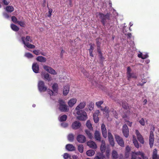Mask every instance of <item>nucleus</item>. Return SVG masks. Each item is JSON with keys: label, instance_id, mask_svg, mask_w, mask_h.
I'll return each mask as SVG.
<instances>
[{"label": "nucleus", "instance_id": "1", "mask_svg": "<svg viewBox=\"0 0 159 159\" xmlns=\"http://www.w3.org/2000/svg\"><path fill=\"white\" fill-rule=\"evenodd\" d=\"M21 39L23 43L27 48L31 49L34 48H35V45L30 43H33V40L30 36H27L25 37H22Z\"/></svg>", "mask_w": 159, "mask_h": 159}, {"label": "nucleus", "instance_id": "2", "mask_svg": "<svg viewBox=\"0 0 159 159\" xmlns=\"http://www.w3.org/2000/svg\"><path fill=\"white\" fill-rule=\"evenodd\" d=\"M98 16L99 18L101 19V21L102 24L103 26H105L107 22V20L110 19V14L107 13L106 15H104L102 13L99 12L98 13Z\"/></svg>", "mask_w": 159, "mask_h": 159}, {"label": "nucleus", "instance_id": "3", "mask_svg": "<svg viewBox=\"0 0 159 159\" xmlns=\"http://www.w3.org/2000/svg\"><path fill=\"white\" fill-rule=\"evenodd\" d=\"M138 155L141 156L142 159H148L147 157L145 156L144 153L140 151L132 152L131 154L130 159H137V156Z\"/></svg>", "mask_w": 159, "mask_h": 159}, {"label": "nucleus", "instance_id": "4", "mask_svg": "<svg viewBox=\"0 0 159 159\" xmlns=\"http://www.w3.org/2000/svg\"><path fill=\"white\" fill-rule=\"evenodd\" d=\"M78 116L77 119L81 120H85L87 118V113L84 110H81L77 111L76 113Z\"/></svg>", "mask_w": 159, "mask_h": 159}, {"label": "nucleus", "instance_id": "5", "mask_svg": "<svg viewBox=\"0 0 159 159\" xmlns=\"http://www.w3.org/2000/svg\"><path fill=\"white\" fill-rule=\"evenodd\" d=\"M58 102L59 103V108L61 111L66 112L68 111V107L64 101L62 100H58Z\"/></svg>", "mask_w": 159, "mask_h": 159}, {"label": "nucleus", "instance_id": "6", "mask_svg": "<svg viewBox=\"0 0 159 159\" xmlns=\"http://www.w3.org/2000/svg\"><path fill=\"white\" fill-rule=\"evenodd\" d=\"M38 87L39 90L40 92H45L47 89V87L45 85L44 82L42 80L39 81Z\"/></svg>", "mask_w": 159, "mask_h": 159}, {"label": "nucleus", "instance_id": "7", "mask_svg": "<svg viewBox=\"0 0 159 159\" xmlns=\"http://www.w3.org/2000/svg\"><path fill=\"white\" fill-rule=\"evenodd\" d=\"M115 138L116 141L120 146L122 147H124V142L121 137L119 135H115Z\"/></svg>", "mask_w": 159, "mask_h": 159}, {"label": "nucleus", "instance_id": "8", "mask_svg": "<svg viewBox=\"0 0 159 159\" xmlns=\"http://www.w3.org/2000/svg\"><path fill=\"white\" fill-rule=\"evenodd\" d=\"M154 135L152 131H151L150 133L149 138V144L150 148H152L154 143Z\"/></svg>", "mask_w": 159, "mask_h": 159}, {"label": "nucleus", "instance_id": "9", "mask_svg": "<svg viewBox=\"0 0 159 159\" xmlns=\"http://www.w3.org/2000/svg\"><path fill=\"white\" fill-rule=\"evenodd\" d=\"M122 132L126 138L129 135V131L128 127L126 124H124L122 127Z\"/></svg>", "mask_w": 159, "mask_h": 159}, {"label": "nucleus", "instance_id": "10", "mask_svg": "<svg viewBox=\"0 0 159 159\" xmlns=\"http://www.w3.org/2000/svg\"><path fill=\"white\" fill-rule=\"evenodd\" d=\"M43 68L46 71L52 74L56 75L57 74V73L55 70L50 66L44 65Z\"/></svg>", "mask_w": 159, "mask_h": 159}, {"label": "nucleus", "instance_id": "11", "mask_svg": "<svg viewBox=\"0 0 159 159\" xmlns=\"http://www.w3.org/2000/svg\"><path fill=\"white\" fill-rule=\"evenodd\" d=\"M135 133L138 140L141 143L143 144L144 143V139L143 137L139 132V130L137 129H136L135 130Z\"/></svg>", "mask_w": 159, "mask_h": 159}, {"label": "nucleus", "instance_id": "12", "mask_svg": "<svg viewBox=\"0 0 159 159\" xmlns=\"http://www.w3.org/2000/svg\"><path fill=\"white\" fill-rule=\"evenodd\" d=\"M77 140L80 143H83L86 140V139L84 136L82 134L78 135L76 137Z\"/></svg>", "mask_w": 159, "mask_h": 159}, {"label": "nucleus", "instance_id": "13", "mask_svg": "<svg viewBox=\"0 0 159 159\" xmlns=\"http://www.w3.org/2000/svg\"><path fill=\"white\" fill-rule=\"evenodd\" d=\"M81 126L80 123L78 121H75L72 124L71 126L73 129H76L79 128Z\"/></svg>", "mask_w": 159, "mask_h": 159}, {"label": "nucleus", "instance_id": "14", "mask_svg": "<svg viewBox=\"0 0 159 159\" xmlns=\"http://www.w3.org/2000/svg\"><path fill=\"white\" fill-rule=\"evenodd\" d=\"M101 128L103 136L105 138L107 137V131L105 126L104 124H102Z\"/></svg>", "mask_w": 159, "mask_h": 159}, {"label": "nucleus", "instance_id": "15", "mask_svg": "<svg viewBox=\"0 0 159 159\" xmlns=\"http://www.w3.org/2000/svg\"><path fill=\"white\" fill-rule=\"evenodd\" d=\"M32 69L34 73H38L39 70V67L38 63H33L32 66Z\"/></svg>", "mask_w": 159, "mask_h": 159}, {"label": "nucleus", "instance_id": "16", "mask_svg": "<svg viewBox=\"0 0 159 159\" xmlns=\"http://www.w3.org/2000/svg\"><path fill=\"white\" fill-rule=\"evenodd\" d=\"M87 145L90 148L93 149H96L97 148V145L93 141L90 140L87 142Z\"/></svg>", "mask_w": 159, "mask_h": 159}, {"label": "nucleus", "instance_id": "17", "mask_svg": "<svg viewBox=\"0 0 159 159\" xmlns=\"http://www.w3.org/2000/svg\"><path fill=\"white\" fill-rule=\"evenodd\" d=\"M86 104L85 102H81L75 108V110L77 111H80V110L83 109L85 107Z\"/></svg>", "mask_w": 159, "mask_h": 159}, {"label": "nucleus", "instance_id": "18", "mask_svg": "<svg viewBox=\"0 0 159 159\" xmlns=\"http://www.w3.org/2000/svg\"><path fill=\"white\" fill-rule=\"evenodd\" d=\"M77 99L75 98H72L68 102V104L69 106L72 107L76 103Z\"/></svg>", "mask_w": 159, "mask_h": 159}, {"label": "nucleus", "instance_id": "19", "mask_svg": "<svg viewBox=\"0 0 159 159\" xmlns=\"http://www.w3.org/2000/svg\"><path fill=\"white\" fill-rule=\"evenodd\" d=\"M70 90V86L67 85L64 87L63 89V93L64 95L66 96L69 93Z\"/></svg>", "mask_w": 159, "mask_h": 159}, {"label": "nucleus", "instance_id": "20", "mask_svg": "<svg viewBox=\"0 0 159 159\" xmlns=\"http://www.w3.org/2000/svg\"><path fill=\"white\" fill-rule=\"evenodd\" d=\"M66 148L69 151H72L75 150V147L72 144H70L66 145Z\"/></svg>", "mask_w": 159, "mask_h": 159}, {"label": "nucleus", "instance_id": "21", "mask_svg": "<svg viewBox=\"0 0 159 159\" xmlns=\"http://www.w3.org/2000/svg\"><path fill=\"white\" fill-rule=\"evenodd\" d=\"M102 144L100 147V150L102 153H104L106 150V146L105 145V142L104 140L102 141Z\"/></svg>", "mask_w": 159, "mask_h": 159}, {"label": "nucleus", "instance_id": "22", "mask_svg": "<svg viewBox=\"0 0 159 159\" xmlns=\"http://www.w3.org/2000/svg\"><path fill=\"white\" fill-rule=\"evenodd\" d=\"M94 137L96 140L99 141H101V135L100 132L98 131H96L94 134Z\"/></svg>", "mask_w": 159, "mask_h": 159}, {"label": "nucleus", "instance_id": "23", "mask_svg": "<svg viewBox=\"0 0 159 159\" xmlns=\"http://www.w3.org/2000/svg\"><path fill=\"white\" fill-rule=\"evenodd\" d=\"M37 61L41 62H45L46 61V59L42 56H39L36 58Z\"/></svg>", "mask_w": 159, "mask_h": 159}, {"label": "nucleus", "instance_id": "24", "mask_svg": "<svg viewBox=\"0 0 159 159\" xmlns=\"http://www.w3.org/2000/svg\"><path fill=\"white\" fill-rule=\"evenodd\" d=\"M99 113V111L98 110L96 111L95 113L93 114V119L94 122L95 123H97L99 121V118L97 115V113Z\"/></svg>", "mask_w": 159, "mask_h": 159}, {"label": "nucleus", "instance_id": "25", "mask_svg": "<svg viewBox=\"0 0 159 159\" xmlns=\"http://www.w3.org/2000/svg\"><path fill=\"white\" fill-rule=\"evenodd\" d=\"M111 156L112 159H117L118 157V154L117 151L115 150L112 151Z\"/></svg>", "mask_w": 159, "mask_h": 159}, {"label": "nucleus", "instance_id": "26", "mask_svg": "<svg viewBox=\"0 0 159 159\" xmlns=\"http://www.w3.org/2000/svg\"><path fill=\"white\" fill-rule=\"evenodd\" d=\"M157 156V151L156 148H155L153 150L152 158V159H157L158 158Z\"/></svg>", "mask_w": 159, "mask_h": 159}, {"label": "nucleus", "instance_id": "27", "mask_svg": "<svg viewBox=\"0 0 159 159\" xmlns=\"http://www.w3.org/2000/svg\"><path fill=\"white\" fill-rule=\"evenodd\" d=\"M5 10L8 12L11 13L14 10V8L12 6H8L6 7Z\"/></svg>", "mask_w": 159, "mask_h": 159}, {"label": "nucleus", "instance_id": "28", "mask_svg": "<svg viewBox=\"0 0 159 159\" xmlns=\"http://www.w3.org/2000/svg\"><path fill=\"white\" fill-rule=\"evenodd\" d=\"M101 110L105 112V113H104V114H105L106 116H108L109 110V108L107 107L106 106L103 108L102 107L101 108Z\"/></svg>", "mask_w": 159, "mask_h": 159}, {"label": "nucleus", "instance_id": "29", "mask_svg": "<svg viewBox=\"0 0 159 159\" xmlns=\"http://www.w3.org/2000/svg\"><path fill=\"white\" fill-rule=\"evenodd\" d=\"M67 139L70 142H73L74 140V134L71 133L69 134L67 136Z\"/></svg>", "mask_w": 159, "mask_h": 159}, {"label": "nucleus", "instance_id": "30", "mask_svg": "<svg viewBox=\"0 0 159 159\" xmlns=\"http://www.w3.org/2000/svg\"><path fill=\"white\" fill-rule=\"evenodd\" d=\"M42 76H43L44 79L46 80L49 81L51 80V78L49 77V75L48 73H46L43 75H42Z\"/></svg>", "mask_w": 159, "mask_h": 159}, {"label": "nucleus", "instance_id": "31", "mask_svg": "<svg viewBox=\"0 0 159 159\" xmlns=\"http://www.w3.org/2000/svg\"><path fill=\"white\" fill-rule=\"evenodd\" d=\"M52 89L53 91L57 93L58 91V85L57 83H54L52 86Z\"/></svg>", "mask_w": 159, "mask_h": 159}, {"label": "nucleus", "instance_id": "32", "mask_svg": "<svg viewBox=\"0 0 159 159\" xmlns=\"http://www.w3.org/2000/svg\"><path fill=\"white\" fill-rule=\"evenodd\" d=\"M122 106L123 108L125 109H127L129 108L128 104L125 101H122Z\"/></svg>", "mask_w": 159, "mask_h": 159}, {"label": "nucleus", "instance_id": "33", "mask_svg": "<svg viewBox=\"0 0 159 159\" xmlns=\"http://www.w3.org/2000/svg\"><path fill=\"white\" fill-rule=\"evenodd\" d=\"M95 154V152L93 150H88L86 152L87 155L89 156H92Z\"/></svg>", "mask_w": 159, "mask_h": 159}, {"label": "nucleus", "instance_id": "34", "mask_svg": "<svg viewBox=\"0 0 159 159\" xmlns=\"http://www.w3.org/2000/svg\"><path fill=\"white\" fill-rule=\"evenodd\" d=\"M67 116L66 115H64L61 116L59 119V120L61 122H62L66 120L67 119Z\"/></svg>", "mask_w": 159, "mask_h": 159}, {"label": "nucleus", "instance_id": "35", "mask_svg": "<svg viewBox=\"0 0 159 159\" xmlns=\"http://www.w3.org/2000/svg\"><path fill=\"white\" fill-rule=\"evenodd\" d=\"M11 29L14 31H17L19 30V28L16 25L14 24H11Z\"/></svg>", "mask_w": 159, "mask_h": 159}, {"label": "nucleus", "instance_id": "36", "mask_svg": "<svg viewBox=\"0 0 159 159\" xmlns=\"http://www.w3.org/2000/svg\"><path fill=\"white\" fill-rule=\"evenodd\" d=\"M127 77H128V80H129L130 78H137V77L136 75L134 73H130L127 75Z\"/></svg>", "mask_w": 159, "mask_h": 159}, {"label": "nucleus", "instance_id": "37", "mask_svg": "<svg viewBox=\"0 0 159 159\" xmlns=\"http://www.w3.org/2000/svg\"><path fill=\"white\" fill-rule=\"evenodd\" d=\"M85 131L87 135L88 136V137L90 139H92L93 136H92V134L91 133H90V131L88 130H85Z\"/></svg>", "mask_w": 159, "mask_h": 159}, {"label": "nucleus", "instance_id": "38", "mask_svg": "<svg viewBox=\"0 0 159 159\" xmlns=\"http://www.w3.org/2000/svg\"><path fill=\"white\" fill-rule=\"evenodd\" d=\"M78 151H79V152H80L81 153L83 152V151H84V148L82 144H80L78 146Z\"/></svg>", "mask_w": 159, "mask_h": 159}, {"label": "nucleus", "instance_id": "39", "mask_svg": "<svg viewBox=\"0 0 159 159\" xmlns=\"http://www.w3.org/2000/svg\"><path fill=\"white\" fill-rule=\"evenodd\" d=\"M94 47L92 45H90V48L89 49L90 56L92 57H93V55L92 53L93 50L94 49Z\"/></svg>", "mask_w": 159, "mask_h": 159}, {"label": "nucleus", "instance_id": "40", "mask_svg": "<svg viewBox=\"0 0 159 159\" xmlns=\"http://www.w3.org/2000/svg\"><path fill=\"white\" fill-rule=\"evenodd\" d=\"M87 127L90 130L92 129V125L89 120H88L86 123Z\"/></svg>", "mask_w": 159, "mask_h": 159}, {"label": "nucleus", "instance_id": "41", "mask_svg": "<svg viewBox=\"0 0 159 159\" xmlns=\"http://www.w3.org/2000/svg\"><path fill=\"white\" fill-rule=\"evenodd\" d=\"M123 31V33L125 34L126 35H127V36L128 38H131V36H132L131 33H127V32L126 31V29L125 28H124Z\"/></svg>", "mask_w": 159, "mask_h": 159}, {"label": "nucleus", "instance_id": "42", "mask_svg": "<svg viewBox=\"0 0 159 159\" xmlns=\"http://www.w3.org/2000/svg\"><path fill=\"white\" fill-rule=\"evenodd\" d=\"M17 24L23 27H25L26 25L25 22L23 21H18Z\"/></svg>", "mask_w": 159, "mask_h": 159}, {"label": "nucleus", "instance_id": "43", "mask_svg": "<svg viewBox=\"0 0 159 159\" xmlns=\"http://www.w3.org/2000/svg\"><path fill=\"white\" fill-rule=\"evenodd\" d=\"M63 157L64 159H71L70 156L67 153L64 154Z\"/></svg>", "mask_w": 159, "mask_h": 159}, {"label": "nucleus", "instance_id": "44", "mask_svg": "<svg viewBox=\"0 0 159 159\" xmlns=\"http://www.w3.org/2000/svg\"><path fill=\"white\" fill-rule=\"evenodd\" d=\"M103 102L102 101H100L96 102V104L98 107L102 108V107L101 106V105L103 103Z\"/></svg>", "mask_w": 159, "mask_h": 159}, {"label": "nucleus", "instance_id": "45", "mask_svg": "<svg viewBox=\"0 0 159 159\" xmlns=\"http://www.w3.org/2000/svg\"><path fill=\"white\" fill-rule=\"evenodd\" d=\"M108 140L110 144L112 147L114 146L115 145V143L114 140V138L108 139Z\"/></svg>", "mask_w": 159, "mask_h": 159}, {"label": "nucleus", "instance_id": "46", "mask_svg": "<svg viewBox=\"0 0 159 159\" xmlns=\"http://www.w3.org/2000/svg\"><path fill=\"white\" fill-rule=\"evenodd\" d=\"M25 56L28 58H32L33 57V55L29 52L25 53Z\"/></svg>", "mask_w": 159, "mask_h": 159}, {"label": "nucleus", "instance_id": "47", "mask_svg": "<svg viewBox=\"0 0 159 159\" xmlns=\"http://www.w3.org/2000/svg\"><path fill=\"white\" fill-rule=\"evenodd\" d=\"M11 20L15 23L17 24L18 21L17 18L15 16H12L11 17Z\"/></svg>", "mask_w": 159, "mask_h": 159}, {"label": "nucleus", "instance_id": "48", "mask_svg": "<svg viewBox=\"0 0 159 159\" xmlns=\"http://www.w3.org/2000/svg\"><path fill=\"white\" fill-rule=\"evenodd\" d=\"M133 142L135 146V147L137 148H138L139 147V143H138V141L136 139H133Z\"/></svg>", "mask_w": 159, "mask_h": 159}, {"label": "nucleus", "instance_id": "49", "mask_svg": "<svg viewBox=\"0 0 159 159\" xmlns=\"http://www.w3.org/2000/svg\"><path fill=\"white\" fill-rule=\"evenodd\" d=\"M94 105L93 103L92 102L90 103L89 105V108L90 111H91L93 110V108Z\"/></svg>", "mask_w": 159, "mask_h": 159}, {"label": "nucleus", "instance_id": "50", "mask_svg": "<svg viewBox=\"0 0 159 159\" xmlns=\"http://www.w3.org/2000/svg\"><path fill=\"white\" fill-rule=\"evenodd\" d=\"M139 122L143 126L145 125V121L143 118H142L140 120H139Z\"/></svg>", "mask_w": 159, "mask_h": 159}, {"label": "nucleus", "instance_id": "51", "mask_svg": "<svg viewBox=\"0 0 159 159\" xmlns=\"http://www.w3.org/2000/svg\"><path fill=\"white\" fill-rule=\"evenodd\" d=\"M48 9L49 10L48 11L49 14L47 15V16L48 17H50L52 16V9H50L49 8Z\"/></svg>", "mask_w": 159, "mask_h": 159}, {"label": "nucleus", "instance_id": "52", "mask_svg": "<svg viewBox=\"0 0 159 159\" xmlns=\"http://www.w3.org/2000/svg\"><path fill=\"white\" fill-rule=\"evenodd\" d=\"M3 15L4 17L7 19L9 18L10 17L9 15L6 12L3 13Z\"/></svg>", "mask_w": 159, "mask_h": 159}, {"label": "nucleus", "instance_id": "53", "mask_svg": "<svg viewBox=\"0 0 159 159\" xmlns=\"http://www.w3.org/2000/svg\"><path fill=\"white\" fill-rule=\"evenodd\" d=\"M61 125L62 127L64 128L67 127L68 126V123H62L61 124Z\"/></svg>", "mask_w": 159, "mask_h": 159}, {"label": "nucleus", "instance_id": "54", "mask_svg": "<svg viewBox=\"0 0 159 159\" xmlns=\"http://www.w3.org/2000/svg\"><path fill=\"white\" fill-rule=\"evenodd\" d=\"M125 122H127V124L129 126V127H131L132 126V122H130L129 120H125Z\"/></svg>", "mask_w": 159, "mask_h": 159}, {"label": "nucleus", "instance_id": "55", "mask_svg": "<svg viewBox=\"0 0 159 159\" xmlns=\"http://www.w3.org/2000/svg\"><path fill=\"white\" fill-rule=\"evenodd\" d=\"M129 156V152H125V157L126 158H128Z\"/></svg>", "mask_w": 159, "mask_h": 159}, {"label": "nucleus", "instance_id": "56", "mask_svg": "<svg viewBox=\"0 0 159 159\" xmlns=\"http://www.w3.org/2000/svg\"><path fill=\"white\" fill-rule=\"evenodd\" d=\"M131 71V69L129 66L127 68V75H129V74H130V73Z\"/></svg>", "mask_w": 159, "mask_h": 159}, {"label": "nucleus", "instance_id": "57", "mask_svg": "<svg viewBox=\"0 0 159 159\" xmlns=\"http://www.w3.org/2000/svg\"><path fill=\"white\" fill-rule=\"evenodd\" d=\"M131 150V148L129 146H127L125 148V152H129Z\"/></svg>", "mask_w": 159, "mask_h": 159}, {"label": "nucleus", "instance_id": "58", "mask_svg": "<svg viewBox=\"0 0 159 159\" xmlns=\"http://www.w3.org/2000/svg\"><path fill=\"white\" fill-rule=\"evenodd\" d=\"M108 139L113 138L112 134L110 132H108Z\"/></svg>", "mask_w": 159, "mask_h": 159}, {"label": "nucleus", "instance_id": "59", "mask_svg": "<svg viewBox=\"0 0 159 159\" xmlns=\"http://www.w3.org/2000/svg\"><path fill=\"white\" fill-rule=\"evenodd\" d=\"M148 57V56L147 54H143V57H142V59H145Z\"/></svg>", "mask_w": 159, "mask_h": 159}, {"label": "nucleus", "instance_id": "60", "mask_svg": "<svg viewBox=\"0 0 159 159\" xmlns=\"http://www.w3.org/2000/svg\"><path fill=\"white\" fill-rule=\"evenodd\" d=\"M2 2L4 4L6 5H7L9 4V2H7V0H3Z\"/></svg>", "mask_w": 159, "mask_h": 159}, {"label": "nucleus", "instance_id": "61", "mask_svg": "<svg viewBox=\"0 0 159 159\" xmlns=\"http://www.w3.org/2000/svg\"><path fill=\"white\" fill-rule=\"evenodd\" d=\"M39 50H35L33 51V53L36 55H38L39 54Z\"/></svg>", "mask_w": 159, "mask_h": 159}, {"label": "nucleus", "instance_id": "62", "mask_svg": "<svg viewBox=\"0 0 159 159\" xmlns=\"http://www.w3.org/2000/svg\"><path fill=\"white\" fill-rule=\"evenodd\" d=\"M96 40L97 47H100L101 43L97 39H96Z\"/></svg>", "mask_w": 159, "mask_h": 159}, {"label": "nucleus", "instance_id": "63", "mask_svg": "<svg viewBox=\"0 0 159 159\" xmlns=\"http://www.w3.org/2000/svg\"><path fill=\"white\" fill-rule=\"evenodd\" d=\"M110 150L109 149H107L106 153L107 157H108L109 156Z\"/></svg>", "mask_w": 159, "mask_h": 159}, {"label": "nucleus", "instance_id": "64", "mask_svg": "<svg viewBox=\"0 0 159 159\" xmlns=\"http://www.w3.org/2000/svg\"><path fill=\"white\" fill-rule=\"evenodd\" d=\"M100 157L101 158V159H106L105 155L102 154L100 155Z\"/></svg>", "mask_w": 159, "mask_h": 159}]
</instances>
